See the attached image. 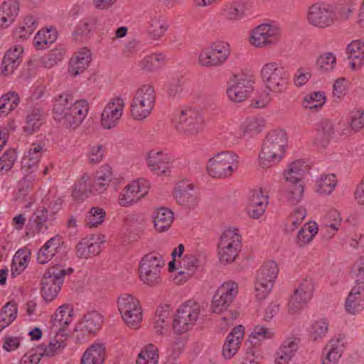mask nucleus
Listing matches in <instances>:
<instances>
[{
	"instance_id": "nucleus-1",
	"label": "nucleus",
	"mask_w": 364,
	"mask_h": 364,
	"mask_svg": "<svg viewBox=\"0 0 364 364\" xmlns=\"http://www.w3.org/2000/svg\"><path fill=\"white\" fill-rule=\"evenodd\" d=\"M288 146V137L283 130H273L264 138L258 160L263 168L279 164L284 157Z\"/></svg>"
},
{
	"instance_id": "nucleus-2",
	"label": "nucleus",
	"mask_w": 364,
	"mask_h": 364,
	"mask_svg": "<svg viewBox=\"0 0 364 364\" xmlns=\"http://www.w3.org/2000/svg\"><path fill=\"white\" fill-rule=\"evenodd\" d=\"M238 166L239 156L232 151L218 153L206 164L208 175L214 178L230 177L238 168Z\"/></svg>"
},
{
	"instance_id": "nucleus-3",
	"label": "nucleus",
	"mask_w": 364,
	"mask_h": 364,
	"mask_svg": "<svg viewBox=\"0 0 364 364\" xmlns=\"http://www.w3.org/2000/svg\"><path fill=\"white\" fill-rule=\"evenodd\" d=\"M156 102V92L154 87L146 84L139 87L134 94L130 112L135 120L146 119L153 110Z\"/></svg>"
},
{
	"instance_id": "nucleus-4",
	"label": "nucleus",
	"mask_w": 364,
	"mask_h": 364,
	"mask_svg": "<svg viewBox=\"0 0 364 364\" xmlns=\"http://www.w3.org/2000/svg\"><path fill=\"white\" fill-rule=\"evenodd\" d=\"M165 262L161 255L149 252L144 255L139 263V277L143 284L154 287L161 281V269Z\"/></svg>"
},
{
	"instance_id": "nucleus-5",
	"label": "nucleus",
	"mask_w": 364,
	"mask_h": 364,
	"mask_svg": "<svg viewBox=\"0 0 364 364\" xmlns=\"http://www.w3.org/2000/svg\"><path fill=\"white\" fill-rule=\"evenodd\" d=\"M260 77L266 88L276 93L286 89L289 78L285 68L277 62L265 63L261 68Z\"/></svg>"
},
{
	"instance_id": "nucleus-6",
	"label": "nucleus",
	"mask_w": 364,
	"mask_h": 364,
	"mask_svg": "<svg viewBox=\"0 0 364 364\" xmlns=\"http://www.w3.org/2000/svg\"><path fill=\"white\" fill-rule=\"evenodd\" d=\"M201 313L200 305L193 300L182 304L173 319V328L181 334L192 328L198 320Z\"/></svg>"
},
{
	"instance_id": "nucleus-7",
	"label": "nucleus",
	"mask_w": 364,
	"mask_h": 364,
	"mask_svg": "<svg viewBox=\"0 0 364 364\" xmlns=\"http://www.w3.org/2000/svg\"><path fill=\"white\" fill-rule=\"evenodd\" d=\"M73 272V269H63L55 266L48 269L41 280V294L46 302L53 301L58 294L64 282V277Z\"/></svg>"
},
{
	"instance_id": "nucleus-8",
	"label": "nucleus",
	"mask_w": 364,
	"mask_h": 364,
	"mask_svg": "<svg viewBox=\"0 0 364 364\" xmlns=\"http://www.w3.org/2000/svg\"><path fill=\"white\" fill-rule=\"evenodd\" d=\"M279 272V267L274 261L263 263L257 271L255 282V296L259 300L264 299L272 291Z\"/></svg>"
},
{
	"instance_id": "nucleus-9",
	"label": "nucleus",
	"mask_w": 364,
	"mask_h": 364,
	"mask_svg": "<svg viewBox=\"0 0 364 364\" xmlns=\"http://www.w3.org/2000/svg\"><path fill=\"white\" fill-rule=\"evenodd\" d=\"M118 309L124 323L134 329L140 327L143 311L139 301L134 296L124 294L118 298Z\"/></svg>"
},
{
	"instance_id": "nucleus-10",
	"label": "nucleus",
	"mask_w": 364,
	"mask_h": 364,
	"mask_svg": "<svg viewBox=\"0 0 364 364\" xmlns=\"http://www.w3.org/2000/svg\"><path fill=\"white\" fill-rule=\"evenodd\" d=\"M176 129L187 135H196L205 125L202 114L196 109L188 108L181 110L174 118Z\"/></svg>"
},
{
	"instance_id": "nucleus-11",
	"label": "nucleus",
	"mask_w": 364,
	"mask_h": 364,
	"mask_svg": "<svg viewBox=\"0 0 364 364\" xmlns=\"http://www.w3.org/2000/svg\"><path fill=\"white\" fill-rule=\"evenodd\" d=\"M241 248V236L237 229L225 230L218 243V256L223 264L234 262Z\"/></svg>"
},
{
	"instance_id": "nucleus-12",
	"label": "nucleus",
	"mask_w": 364,
	"mask_h": 364,
	"mask_svg": "<svg viewBox=\"0 0 364 364\" xmlns=\"http://www.w3.org/2000/svg\"><path fill=\"white\" fill-rule=\"evenodd\" d=\"M230 55V46L224 41H217L203 50L198 56V63L207 68L223 65Z\"/></svg>"
},
{
	"instance_id": "nucleus-13",
	"label": "nucleus",
	"mask_w": 364,
	"mask_h": 364,
	"mask_svg": "<svg viewBox=\"0 0 364 364\" xmlns=\"http://www.w3.org/2000/svg\"><path fill=\"white\" fill-rule=\"evenodd\" d=\"M255 77L252 74L234 75L228 82L227 95L229 99L233 102H242L253 91Z\"/></svg>"
},
{
	"instance_id": "nucleus-14",
	"label": "nucleus",
	"mask_w": 364,
	"mask_h": 364,
	"mask_svg": "<svg viewBox=\"0 0 364 364\" xmlns=\"http://www.w3.org/2000/svg\"><path fill=\"white\" fill-rule=\"evenodd\" d=\"M281 38L280 28L271 23H262L255 27L250 33V42L257 48L274 45Z\"/></svg>"
},
{
	"instance_id": "nucleus-15",
	"label": "nucleus",
	"mask_w": 364,
	"mask_h": 364,
	"mask_svg": "<svg viewBox=\"0 0 364 364\" xmlns=\"http://www.w3.org/2000/svg\"><path fill=\"white\" fill-rule=\"evenodd\" d=\"M314 291V282L311 278L304 279L295 288L289 303L288 309L291 314L301 311L311 301Z\"/></svg>"
},
{
	"instance_id": "nucleus-16",
	"label": "nucleus",
	"mask_w": 364,
	"mask_h": 364,
	"mask_svg": "<svg viewBox=\"0 0 364 364\" xmlns=\"http://www.w3.org/2000/svg\"><path fill=\"white\" fill-rule=\"evenodd\" d=\"M238 294V286L232 282L223 283L217 289L212 301V310L215 314L225 311Z\"/></svg>"
},
{
	"instance_id": "nucleus-17",
	"label": "nucleus",
	"mask_w": 364,
	"mask_h": 364,
	"mask_svg": "<svg viewBox=\"0 0 364 364\" xmlns=\"http://www.w3.org/2000/svg\"><path fill=\"white\" fill-rule=\"evenodd\" d=\"M149 183L144 178L133 181L126 186L119 195V203L122 207H129L144 197L149 191Z\"/></svg>"
},
{
	"instance_id": "nucleus-18",
	"label": "nucleus",
	"mask_w": 364,
	"mask_h": 364,
	"mask_svg": "<svg viewBox=\"0 0 364 364\" xmlns=\"http://www.w3.org/2000/svg\"><path fill=\"white\" fill-rule=\"evenodd\" d=\"M336 14L331 6L325 4H315L309 7L307 21L313 26L324 28L333 24Z\"/></svg>"
},
{
	"instance_id": "nucleus-19",
	"label": "nucleus",
	"mask_w": 364,
	"mask_h": 364,
	"mask_svg": "<svg viewBox=\"0 0 364 364\" xmlns=\"http://www.w3.org/2000/svg\"><path fill=\"white\" fill-rule=\"evenodd\" d=\"M124 107V102L120 97H116L105 107L100 118L101 125L107 129H110L119 123Z\"/></svg>"
},
{
	"instance_id": "nucleus-20",
	"label": "nucleus",
	"mask_w": 364,
	"mask_h": 364,
	"mask_svg": "<svg viewBox=\"0 0 364 364\" xmlns=\"http://www.w3.org/2000/svg\"><path fill=\"white\" fill-rule=\"evenodd\" d=\"M173 161L172 155L164 151L152 150L146 158L149 168L158 176L167 175Z\"/></svg>"
},
{
	"instance_id": "nucleus-21",
	"label": "nucleus",
	"mask_w": 364,
	"mask_h": 364,
	"mask_svg": "<svg viewBox=\"0 0 364 364\" xmlns=\"http://www.w3.org/2000/svg\"><path fill=\"white\" fill-rule=\"evenodd\" d=\"M173 196L177 203L184 208H193L197 205L198 197L193 183L188 181H178L175 186Z\"/></svg>"
},
{
	"instance_id": "nucleus-22",
	"label": "nucleus",
	"mask_w": 364,
	"mask_h": 364,
	"mask_svg": "<svg viewBox=\"0 0 364 364\" xmlns=\"http://www.w3.org/2000/svg\"><path fill=\"white\" fill-rule=\"evenodd\" d=\"M89 103L85 100H80L72 103L69 107L65 120L66 127L75 129L77 128L88 114Z\"/></svg>"
},
{
	"instance_id": "nucleus-23",
	"label": "nucleus",
	"mask_w": 364,
	"mask_h": 364,
	"mask_svg": "<svg viewBox=\"0 0 364 364\" xmlns=\"http://www.w3.org/2000/svg\"><path fill=\"white\" fill-rule=\"evenodd\" d=\"M244 335L245 328L242 325L235 327L229 333L222 350V355L225 359L230 360L235 355L244 338Z\"/></svg>"
},
{
	"instance_id": "nucleus-24",
	"label": "nucleus",
	"mask_w": 364,
	"mask_h": 364,
	"mask_svg": "<svg viewBox=\"0 0 364 364\" xmlns=\"http://www.w3.org/2000/svg\"><path fill=\"white\" fill-rule=\"evenodd\" d=\"M268 203V197L261 188L251 191L247 203L250 216L255 219L259 218L265 212Z\"/></svg>"
},
{
	"instance_id": "nucleus-25",
	"label": "nucleus",
	"mask_w": 364,
	"mask_h": 364,
	"mask_svg": "<svg viewBox=\"0 0 364 364\" xmlns=\"http://www.w3.org/2000/svg\"><path fill=\"white\" fill-rule=\"evenodd\" d=\"M55 336L49 342L38 346L36 350L41 357H53L60 354L67 346V336L65 333L55 332Z\"/></svg>"
},
{
	"instance_id": "nucleus-26",
	"label": "nucleus",
	"mask_w": 364,
	"mask_h": 364,
	"mask_svg": "<svg viewBox=\"0 0 364 364\" xmlns=\"http://www.w3.org/2000/svg\"><path fill=\"white\" fill-rule=\"evenodd\" d=\"M73 317V309L70 304L60 306L51 318L54 332H65V328L71 323Z\"/></svg>"
},
{
	"instance_id": "nucleus-27",
	"label": "nucleus",
	"mask_w": 364,
	"mask_h": 364,
	"mask_svg": "<svg viewBox=\"0 0 364 364\" xmlns=\"http://www.w3.org/2000/svg\"><path fill=\"white\" fill-rule=\"evenodd\" d=\"M23 52V48L20 46H15L11 48L4 55L1 63V73L4 75L12 74L19 65L21 57Z\"/></svg>"
},
{
	"instance_id": "nucleus-28",
	"label": "nucleus",
	"mask_w": 364,
	"mask_h": 364,
	"mask_svg": "<svg viewBox=\"0 0 364 364\" xmlns=\"http://www.w3.org/2000/svg\"><path fill=\"white\" fill-rule=\"evenodd\" d=\"M247 11V1L240 0L225 4L221 9L220 14L228 21H238L245 17Z\"/></svg>"
},
{
	"instance_id": "nucleus-29",
	"label": "nucleus",
	"mask_w": 364,
	"mask_h": 364,
	"mask_svg": "<svg viewBox=\"0 0 364 364\" xmlns=\"http://www.w3.org/2000/svg\"><path fill=\"white\" fill-rule=\"evenodd\" d=\"M91 60L90 50L87 48H80L70 60L69 72L73 75L82 73L87 69Z\"/></svg>"
},
{
	"instance_id": "nucleus-30",
	"label": "nucleus",
	"mask_w": 364,
	"mask_h": 364,
	"mask_svg": "<svg viewBox=\"0 0 364 364\" xmlns=\"http://www.w3.org/2000/svg\"><path fill=\"white\" fill-rule=\"evenodd\" d=\"M333 127L331 121L325 119L317 126L314 144L318 149L326 148L333 136Z\"/></svg>"
},
{
	"instance_id": "nucleus-31",
	"label": "nucleus",
	"mask_w": 364,
	"mask_h": 364,
	"mask_svg": "<svg viewBox=\"0 0 364 364\" xmlns=\"http://www.w3.org/2000/svg\"><path fill=\"white\" fill-rule=\"evenodd\" d=\"M19 4L17 0H6L0 6V28H7L17 16Z\"/></svg>"
},
{
	"instance_id": "nucleus-32",
	"label": "nucleus",
	"mask_w": 364,
	"mask_h": 364,
	"mask_svg": "<svg viewBox=\"0 0 364 364\" xmlns=\"http://www.w3.org/2000/svg\"><path fill=\"white\" fill-rule=\"evenodd\" d=\"M350 68L353 70L360 69L364 64V42L360 40L353 41L347 47Z\"/></svg>"
},
{
	"instance_id": "nucleus-33",
	"label": "nucleus",
	"mask_w": 364,
	"mask_h": 364,
	"mask_svg": "<svg viewBox=\"0 0 364 364\" xmlns=\"http://www.w3.org/2000/svg\"><path fill=\"white\" fill-rule=\"evenodd\" d=\"M363 299L364 285L363 283H358L351 289L346 300V310L351 314H355L360 310Z\"/></svg>"
},
{
	"instance_id": "nucleus-34",
	"label": "nucleus",
	"mask_w": 364,
	"mask_h": 364,
	"mask_svg": "<svg viewBox=\"0 0 364 364\" xmlns=\"http://www.w3.org/2000/svg\"><path fill=\"white\" fill-rule=\"evenodd\" d=\"M154 228L159 232L169 229L173 221V213L168 208L161 207L155 210L152 215Z\"/></svg>"
},
{
	"instance_id": "nucleus-35",
	"label": "nucleus",
	"mask_w": 364,
	"mask_h": 364,
	"mask_svg": "<svg viewBox=\"0 0 364 364\" xmlns=\"http://www.w3.org/2000/svg\"><path fill=\"white\" fill-rule=\"evenodd\" d=\"M172 313L168 305L157 308L154 318V328L159 334L165 333L170 326Z\"/></svg>"
},
{
	"instance_id": "nucleus-36",
	"label": "nucleus",
	"mask_w": 364,
	"mask_h": 364,
	"mask_svg": "<svg viewBox=\"0 0 364 364\" xmlns=\"http://www.w3.org/2000/svg\"><path fill=\"white\" fill-rule=\"evenodd\" d=\"M44 151L46 149L41 144L37 143L32 144L22 159V167L27 168L28 170L32 171L37 167Z\"/></svg>"
},
{
	"instance_id": "nucleus-37",
	"label": "nucleus",
	"mask_w": 364,
	"mask_h": 364,
	"mask_svg": "<svg viewBox=\"0 0 364 364\" xmlns=\"http://www.w3.org/2000/svg\"><path fill=\"white\" fill-rule=\"evenodd\" d=\"M343 343L339 339H332L323 350L324 357L322 364H335L338 361L343 353Z\"/></svg>"
},
{
	"instance_id": "nucleus-38",
	"label": "nucleus",
	"mask_w": 364,
	"mask_h": 364,
	"mask_svg": "<svg viewBox=\"0 0 364 364\" xmlns=\"http://www.w3.org/2000/svg\"><path fill=\"white\" fill-rule=\"evenodd\" d=\"M73 101V95L64 92L55 97L53 104L54 119L58 121L63 120L66 116V112Z\"/></svg>"
},
{
	"instance_id": "nucleus-39",
	"label": "nucleus",
	"mask_w": 364,
	"mask_h": 364,
	"mask_svg": "<svg viewBox=\"0 0 364 364\" xmlns=\"http://www.w3.org/2000/svg\"><path fill=\"white\" fill-rule=\"evenodd\" d=\"M105 356V346L101 343H94L83 353L80 364H102Z\"/></svg>"
},
{
	"instance_id": "nucleus-40",
	"label": "nucleus",
	"mask_w": 364,
	"mask_h": 364,
	"mask_svg": "<svg viewBox=\"0 0 364 364\" xmlns=\"http://www.w3.org/2000/svg\"><path fill=\"white\" fill-rule=\"evenodd\" d=\"M60 238L58 236L48 240L39 250L37 254V261L40 264H46L57 253L60 247Z\"/></svg>"
},
{
	"instance_id": "nucleus-41",
	"label": "nucleus",
	"mask_w": 364,
	"mask_h": 364,
	"mask_svg": "<svg viewBox=\"0 0 364 364\" xmlns=\"http://www.w3.org/2000/svg\"><path fill=\"white\" fill-rule=\"evenodd\" d=\"M97 27V19L95 17H88L82 19L76 26L74 36L77 40L84 41L90 38L91 33Z\"/></svg>"
},
{
	"instance_id": "nucleus-42",
	"label": "nucleus",
	"mask_w": 364,
	"mask_h": 364,
	"mask_svg": "<svg viewBox=\"0 0 364 364\" xmlns=\"http://www.w3.org/2000/svg\"><path fill=\"white\" fill-rule=\"evenodd\" d=\"M103 323V316L97 311H93L85 314L81 322L82 330L95 333L99 331Z\"/></svg>"
},
{
	"instance_id": "nucleus-43",
	"label": "nucleus",
	"mask_w": 364,
	"mask_h": 364,
	"mask_svg": "<svg viewBox=\"0 0 364 364\" xmlns=\"http://www.w3.org/2000/svg\"><path fill=\"white\" fill-rule=\"evenodd\" d=\"M92 189V181L87 173H85L75 183L73 196L77 200H84L87 198Z\"/></svg>"
},
{
	"instance_id": "nucleus-44",
	"label": "nucleus",
	"mask_w": 364,
	"mask_h": 364,
	"mask_svg": "<svg viewBox=\"0 0 364 364\" xmlns=\"http://www.w3.org/2000/svg\"><path fill=\"white\" fill-rule=\"evenodd\" d=\"M101 251L100 245L90 239H82L76 246V255L80 258H88L98 255Z\"/></svg>"
},
{
	"instance_id": "nucleus-45",
	"label": "nucleus",
	"mask_w": 364,
	"mask_h": 364,
	"mask_svg": "<svg viewBox=\"0 0 364 364\" xmlns=\"http://www.w3.org/2000/svg\"><path fill=\"white\" fill-rule=\"evenodd\" d=\"M168 28L167 21L161 15H154L151 18L148 33L154 40L160 39Z\"/></svg>"
},
{
	"instance_id": "nucleus-46",
	"label": "nucleus",
	"mask_w": 364,
	"mask_h": 364,
	"mask_svg": "<svg viewBox=\"0 0 364 364\" xmlns=\"http://www.w3.org/2000/svg\"><path fill=\"white\" fill-rule=\"evenodd\" d=\"M336 176L333 173H324L316 181V191L319 194H331L337 185Z\"/></svg>"
},
{
	"instance_id": "nucleus-47",
	"label": "nucleus",
	"mask_w": 364,
	"mask_h": 364,
	"mask_svg": "<svg viewBox=\"0 0 364 364\" xmlns=\"http://www.w3.org/2000/svg\"><path fill=\"white\" fill-rule=\"evenodd\" d=\"M306 171V166L304 161H294L289 165L284 173L285 179L287 182L300 183Z\"/></svg>"
},
{
	"instance_id": "nucleus-48",
	"label": "nucleus",
	"mask_w": 364,
	"mask_h": 364,
	"mask_svg": "<svg viewBox=\"0 0 364 364\" xmlns=\"http://www.w3.org/2000/svg\"><path fill=\"white\" fill-rule=\"evenodd\" d=\"M56 39V31L53 28L40 30L33 39V46L36 49H46Z\"/></svg>"
},
{
	"instance_id": "nucleus-49",
	"label": "nucleus",
	"mask_w": 364,
	"mask_h": 364,
	"mask_svg": "<svg viewBox=\"0 0 364 364\" xmlns=\"http://www.w3.org/2000/svg\"><path fill=\"white\" fill-rule=\"evenodd\" d=\"M17 304L14 301L6 303L0 311V332L9 326L16 318Z\"/></svg>"
},
{
	"instance_id": "nucleus-50",
	"label": "nucleus",
	"mask_w": 364,
	"mask_h": 364,
	"mask_svg": "<svg viewBox=\"0 0 364 364\" xmlns=\"http://www.w3.org/2000/svg\"><path fill=\"white\" fill-rule=\"evenodd\" d=\"M37 26L36 18L32 16H28L23 19L21 26L14 31V37L16 39L25 40L33 33Z\"/></svg>"
},
{
	"instance_id": "nucleus-51",
	"label": "nucleus",
	"mask_w": 364,
	"mask_h": 364,
	"mask_svg": "<svg viewBox=\"0 0 364 364\" xmlns=\"http://www.w3.org/2000/svg\"><path fill=\"white\" fill-rule=\"evenodd\" d=\"M158 348L153 344L144 346L139 353L136 364H158Z\"/></svg>"
},
{
	"instance_id": "nucleus-52",
	"label": "nucleus",
	"mask_w": 364,
	"mask_h": 364,
	"mask_svg": "<svg viewBox=\"0 0 364 364\" xmlns=\"http://www.w3.org/2000/svg\"><path fill=\"white\" fill-rule=\"evenodd\" d=\"M318 225L316 223L305 224L297 234V245L300 247H303L309 243L318 233Z\"/></svg>"
},
{
	"instance_id": "nucleus-53",
	"label": "nucleus",
	"mask_w": 364,
	"mask_h": 364,
	"mask_svg": "<svg viewBox=\"0 0 364 364\" xmlns=\"http://www.w3.org/2000/svg\"><path fill=\"white\" fill-rule=\"evenodd\" d=\"M30 252L26 250H18L14 258L11 265V274L17 275L22 272L30 261Z\"/></svg>"
},
{
	"instance_id": "nucleus-54",
	"label": "nucleus",
	"mask_w": 364,
	"mask_h": 364,
	"mask_svg": "<svg viewBox=\"0 0 364 364\" xmlns=\"http://www.w3.org/2000/svg\"><path fill=\"white\" fill-rule=\"evenodd\" d=\"M325 93L321 91L313 92L306 95L303 100V107L310 110H318L325 104Z\"/></svg>"
},
{
	"instance_id": "nucleus-55",
	"label": "nucleus",
	"mask_w": 364,
	"mask_h": 364,
	"mask_svg": "<svg viewBox=\"0 0 364 364\" xmlns=\"http://www.w3.org/2000/svg\"><path fill=\"white\" fill-rule=\"evenodd\" d=\"M336 65V57L332 52L321 53L316 61L317 70L321 73H330Z\"/></svg>"
},
{
	"instance_id": "nucleus-56",
	"label": "nucleus",
	"mask_w": 364,
	"mask_h": 364,
	"mask_svg": "<svg viewBox=\"0 0 364 364\" xmlns=\"http://www.w3.org/2000/svg\"><path fill=\"white\" fill-rule=\"evenodd\" d=\"M42 114L39 109H33L26 117L23 131L31 134L37 131L42 124Z\"/></svg>"
},
{
	"instance_id": "nucleus-57",
	"label": "nucleus",
	"mask_w": 364,
	"mask_h": 364,
	"mask_svg": "<svg viewBox=\"0 0 364 364\" xmlns=\"http://www.w3.org/2000/svg\"><path fill=\"white\" fill-rule=\"evenodd\" d=\"M164 60V55L162 53H152L144 57L139 65L143 70L154 71L163 65Z\"/></svg>"
},
{
	"instance_id": "nucleus-58",
	"label": "nucleus",
	"mask_w": 364,
	"mask_h": 364,
	"mask_svg": "<svg viewBox=\"0 0 364 364\" xmlns=\"http://www.w3.org/2000/svg\"><path fill=\"white\" fill-rule=\"evenodd\" d=\"M328 329V322L325 318L314 321L310 326L309 337L313 341H320L326 335Z\"/></svg>"
},
{
	"instance_id": "nucleus-59",
	"label": "nucleus",
	"mask_w": 364,
	"mask_h": 364,
	"mask_svg": "<svg viewBox=\"0 0 364 364\" xmlns=\"http://www.w3.org/2000/svg\"><path fill=\"white\" fill-rule=\"evenodd\" d=\"M19 103L18 94L8 92L0 98V117L6 115L14 110Z\"/></svg>"
},
{
	"instance_id": "nucleus-60",
	"label": "nucleus",
	"mask_w": 364,
	"mask_h": 364,
	"mask_svg": "<svg viewBox=\"0 0 364 364\" xmlns=\"http://www.w3.org/2000/svg\"><path fill=\"white\" fill-rule=\"evenodd\" d=\"M106 216L105 211L99 207H93L90 209L87 215L86 225L89 228L97 227L102 224Z\"/></svg>"
},
{
	"instance_id": "nucleus-61",
	"label": "nucleus",
	"mask_w": 364,
	"mask_h": 364,
	"mask_svg": "<svg viewBox=\"0 0 364 364\" xmlns=\"http://www.w3.org/2000/svg\"><path fill=\"white\" fill-rule=\"evenodd\" d=\"M112 178V168L109 165H103L97 172L96 183L100 188L98 189L102 191V187L108 185Z\"/></svg>"
},
{
	"instance_id": "nucleus-62",
	"label": "nucleus",
	"mask_w": 364,
	"mask_h": 364,
	"mask_svg": "<svg viewBox=\"0 0 364 364\" xmlns=\"http://www.w3.org/2000/svg\"><path fill=\"white\" fill-rule=\"evenodd\" d=\"M16 156L14 149H9L2 154L0 157V173L3 174L12 168Z\"/></svg>"
},
{
	"instance_id": "nucleus-63",
	"label": "nucleus",
	"mask_w": 364,
	"mask_h": 364,
	"mask_svg": "<svg viewBox=\"0 0 364 364\" xmlns=\"http://www.w3.org/2000/svg\"><path fill=\"white\" fill-rule=\"evenodd\" d=\"M288 200L292 204L298 203L304 194V186L301 183L289 182Z\"/></svg>"
},
{
	"instance_id": "nucleus-64",
	"label": "nucleus",
	"mask_w": 364,
	"mask_h": 364,
	"mask_svg": "<svg viewBox=\"0 0 364 364\" xmlns=\"http://www.w3.org/2000/svg\"><path fill=\"white\" fill-rule=\"evenodd\" d=\"M350 127L358 132L364 127V110L355 109L350 112Z\"/></svg>"
}]
</instances>
